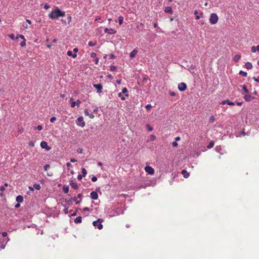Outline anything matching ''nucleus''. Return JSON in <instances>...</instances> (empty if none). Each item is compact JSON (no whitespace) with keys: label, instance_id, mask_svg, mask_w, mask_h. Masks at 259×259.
<instances>
[{"label":"nucleus","instance_id":"58","mask_svg":"<svg viewBox=\"0 0 259 259\" xmlns=\"http://www.w3.org/2000/svg\"><path fill=\"white\" fill-rule=\"evenodd\" d=\"M61 22H62V23H63V24H64V25H66V24L67 23V22L66 21V20H64V19H62L61 20Z\"/></svg>","mask_w":259,"mask_h":259},{"label":"nucleus","instance_id":"64","mask_svg":"<svg viewBox=\"0 0 259 259\" xmlns=\"http://www.w3.org/2000/svg\"><path fill=\"white\" fill-rule=\"evenodd\" d=\"M70 161L72 162H76L77 160L74 159V158H71L70 159Z\"/></svg>","mask_w":259,"mask_h":259},{"label":"nucleus","instance_id":"12","mask_svg":"<svg viewBox=\"0 0 259 259\" xmlns=\"http://www.w3.org/2000/svg\"><path fill=\"white\" fill-rule=\"evenodd\" d=\"M70 185L75 190H76L78 188L77 183L74 182L72 180L70 181Z\"/></svg>","mask_w":259,"mask_h":259},{"label":"nucleus","instance_id":"16","mask_svg":"<svg viewBox=\"0 0 259 259\" xmlns=\"http://www.w3.org/2000/svg\"><path fill=\"white\" fill-rule=\"evenodd\" d=\"M138 53V51L136 50V49H134L133 50L132 52L130 53V58H134L136 55H137Z\"/></svg>","mask_w":259,"mask_h":259},{"label":"nucleus","instance_id":"33","mask_svg":"<svg viewBox=\"0 0 259 259\" xmlns=\"http://www.w3.org/2000/svg\"><path fill=\"white\" fill-rule=\"evenodd\" d=\"M242 90L245 92L246 93H249V90L247 89L245 85H243L242 86Z\"/></svg>","mask_w":259,"mask_h":259},{"label":"nucleus","instance_id":"26","mask_svg":"<svg viewBox=\"0 0 259 259\" xmlns=\"http://www.w3.org/2000/svg\"><path fill=\"white\" fill-rule=\"evenodd\" d=\"M241 56L240 55H236L234 58L233 60L234 62H237L240 59Z\"/></svg>","mask_w":259,"mask_h":259},{"label":"nucleus","instance_id":"46","mask_svg":"<svg viewBox=\"0 0 259 259\" xmlns=\"http://www.w3.org/2000/svg\"><path fill=\"white\" fill-rule=\"evenodd\" d=\"M36 129L38 131H41L42 129V126L40 125L37 126Z\"/></svg>","mask_w":259,"mask_h":259},{"label":"nucleus","instance_id":"22","mask_svg":"<svg viewBox=\"0 0 259 259\" xmlns=\"http://www.w3.org/2000/svg\"><path fill=\"white\" fill-rule=\"evenodd\" d=\"M245 67L247 69H251L252 68V65L250 62H247L245 64Z\"/></svg>","mask_w":259,"mask_h":259},{"label":"nucleus","instance_id":"60","mask_svg":"<svg viewBox=\"0 0 259 259\" xmlns=\"http://www.w3.org/2000/svg\"><path fill=\"white\" fill-rule=\"evenodd\" d=\"M89 116L90 117V118H92V119H93L95 117V116L93 114H90L89 115Z\"/></svg>","mask_w":259,"mask_h":259},{"label":"nucleus","instance_id":"8","mask_svg":"<svg viewBox=\"0 0 259 259\" xmlns=\"http://www.w3.org/2000/svg\"><path fill=\"white\" fill-rule=\"evenodd\" d=\"M93 87H94V88H95V89H97V92L98 93H100L102 92L103 87L101 83L94 84Z\"/></svg>","mask_w":259,"mask_h":259},{"label":"nucleus","instance_id":"36","mask_svg":"<svg viewBox=\"0 0 259 259\" xmlns=\"http://www.w3.org/2000/svg\"><path fill=\"white\" fill-rule=\"evenodd\" d=\"M44 168L45 170H48L50 168V165L49 164H47L44 165Z\"/></svg>","mask_w":259,"mask_h":259},{"label":"nucleus","instance_id":"31","mask_svg":"<svg viewBox=\"0 0 259 259\" xmlns=\"http://www.w3.org/2000/svg\"><path fill=\"white\" fill-rule=\"evenodd\" d=\"M118 23L120 25L122 24L123 23V17L122 16H120L118 18Z\"/></svg>","mask_w":259,"mask_h":259},{"label":"nucleus","instance_id":"13","mask_svg":"<svg viewBox=\"0 0 259 259\" xmlns=\"http://www.w3.org/2000/svg\"><path fill=\"white\" fill-rule=\"evenodd\" d=\"M244 99L246 101L249 102L254 99V97L251 96L249 95H246L244 97Z\"/></svg>","mask_w":259,"mask_h":259},{"label":"nucleus","instance_id":"53","mask_svg":"<svg viewBox=\"0 0 259 259\" xmlns=\"http://www.w3.org/2000/svg\"><path fill=\"white\" fill-rule=\"evenodd\" d=\"M50 7V6L48 4H46L44 6V9H48Z\"/></svg>","mask_w":259,"mask_h":259},{"label":"nucleus","instance_id":"48","mask_svg":"<svg viewBox=\"0 0 259 259\" xmlns=\"http://www.w3.org/2000/svg\"><path fill=\"white\" fill-rule=\"evenodd\" d=\"M155 139H156V137L154 135H151V136H150V140L151 141H153L155 140Z\"/></svg>","mask_w":259,"mask_h":259},{"label":"nucleus","instance_id":"54","mask_svg":"<svg viewBox=\"0 0 259 259\" xmlns=\"http://www.w3.org/2000/svg\"><path fill=\"white\" fill-rule=\"evenodd\" d=\"M83 177H84L82 176L81 175H78L77 176V179L78 180H81Z\"/></svg>","mask_w":259,"mask_h":259},{"label":"nucleus","instance_id":"34","mask_svg":"<svg viewBox=\"0 0 259 259\" xmlns=\"http://www.w3.org/2000/svg\"><path fill=\"white\" fill-rule=\"evenodd\" d=\"M239 74L241 75L242 76H244V77H246L247 76V75L246 72H244L243 71H240L239 72Z\"/></svg>","mask_w":259,"mask_h":259},{"label":"nucleus","instance_id":"42","mask_svg":"<svg viewBox=\"0 0 259 259\" xmlns=\"http://www.w3.org/2000/svg\"><path fill=\"white\" fill-rule=\"evenodd\" d=\"M9 37H10V38H11L13 40L16 39V37H15V35L13 33H12V34H10L9 35Z\"/></svg>","mask_w":259,"mask_h":259},{"label":"nucleus","instance_id":"18","mask_svg":"<svg viewBox=\"0 0 259 259\" xmlns=\"http://www.w3.org/2000/svg\"><path fill=\"white\" fill-rule=\"evenodd\" d=\"M62 190H63V191L67 194L69 192V187L68 185H64L63 186V188H62Z\"/></svg>","mask_w":259,"mask_h":259},{"label":"nucleus","instance_id":"30","mask_svg":"<svg viewBox=\"0 0 259 259\" xmlns=\"http://www.w3.org/2000/svg\"><path fill=\"white\" fill-rule=\"evenodd\" d=\"M214 146V142L213 141H211L209 142V144L207 145V147L208 149H210L213 147Z\"/></svg>","mask_w":259,"mask_h":259},{"label":"nucleus","instance_id":"15","mask_svg":"<svg viewBox=\"0 0 259 259\" xmlns=\"http://www.w3.org/2000/svg\"><path fill=\"white\" fill-rule=\"evenodd\" d=\"M74 222L75 224H79L81 223L82 222V217L81 216H78L76 217L74 220Z\"/></svg>","mask_w":259,"mask_h":259},{"label":"nucleus","instance_id":"59","mask_svg":"<svg viewBox=\"0 0 259 259\" xmlns=\"http://www.w3.org/2000/svg\"><path fill=\"white\" fill-rule=\"evenodd\" d=\"M5 190V186H2L0 187V190H1V191H4Z\"/></svg>","mask_w":259,"mask_h":259},{"label":"nucleus","instance_id":"25","mask_svg":"<svg viewBox=\"0 0 259 259\" xmlns=\"http://www.w3.org/2000/svg\"><path fill=\"white\" fill-rule=\"evenodd\" d=\"M104 31L108 34H113V29L112 28L108 29L107 28H105Z\"/></svg>","mask_w":259,"mask_h":259},{"label":"nucleus","instance_id":"52","mask_svg":"<svg viewBox=\"0 0 259 259\" xmlns=\"http://www.w3.org/2000/svg\"><path fill=\"white\" fill-rule=\"evenodd\" d=\"M172 145L173 147H177L178 146V143L176 141H174L172 143Z\"/></svg>","mask_w":259,"mask_h":259},{"label":"nucleus","instance_id":"45","mask_svg":"<svg viewBox=\"0 0 259 259\" xmlns=\"http://www.w3.org/2000/svg\"><path fill=\"white\" fill-rule=\"evenodd\" d=\"M76 102V105H77L78 107L80 106V104H81V101L79 99L77 100Z\"/></svg>","mask_w":259,"mask_h":259},{"label":"nucleus","instance_id":"19","mask_svg":"<svg viewBox=\"0 0 259 259\" xmlns=\"http://www.w3.org/2000/svg\"><path fill=\"white\" fill-rule=\"evenodd\" d=\"M164 12L166 13L172 14V10L171 7L169 6L166 7L164 9Z\"/></svg>","mask_w":259,"mask_h":259},{"label":"nucleus","instance_id":"40","mask_svg":"<svg viewBox=\"0 0 259 259\" xmlns=\"http://www.w3.org/2000/svg\"><path fill=\"white\" fill-rule=\"evenodd\" d=\"M56 118L55 116H53L50 119V122L52 123L54 122L55 121H56Z\"/></svg>","mask_w":259,"mask_h":259},{"label":"nucleus","instance_id":"28","mask_svg":"<svg viewBox=\"0 0 259 259\" xmlns=\"http://www.w3.org/2000/svg\"><path fill=\"white\" fill-rule=\"evenodd\" d=\"M81 172H82V174H81L82 176H83L84 177L87 174V170L84 168L82 167V168H81Z\"/></svg>","mask_w":259,"mask_h":259},{"label":"nucleus","instance_id":"7","mask_svg":"<svg viewBox=\"0 0 259 259\" xmlns=\"http://www.w3.org/2000/svg\"><path fill=\"white\" fill-rule=\"evenodd\" d=\"M145 170L149 175H153L154 174V169L150 166H146L145 167Z\"/></svg>","mask_w":259,"mask_h":259},{"label":"nucleus","instance_id":"4","mask_svg":"<svg viewBox=\"0 0 259 259\" xmlns=\"http://www.w3.org/2000/svg\"><path fill=\"white\" fill-rule=\"evenodd\" d=\"M219 20L218 16L215 13H212L210 15L209 18V23L211 24H216Z\"/></svg>","mask_w":259,"mask_h":259},{"label":"nucleus","instance_id":"49","mask_svg":"<svg viewBox=\"0 0 259 259\" xmlns=\"http://www.w3.org/2000/svg\"><path fill=\"white\" fill-rule=\"evenodd\" d=\"M68 207H65L64 210H63V211H64V213L65 214H67L68 213Z\"/></svg>","mask_w":259,"mask_h":259},{"label":"nucleus","instance_id":"44","mask_svg":"<svg viewBox=\"0 0 259 259\" xmlns=\"http://www.w3.org/2000/svg\"><path fill=\"white\" fill-rule=\"evenodd\" d=\"M83 151V149H82V148H78V149H77V152L78 153H79V154L82 153Z\"/></svg>","mask_w":259,"mask_h":259},{"label":"nucleus","instance_id":"20","mask_svg":"<svg viewBox=\"0 0 259 259\" xmlns=\"http://www.w3.org/2000/svg\"><path fill=\"white\" fill-rule=\"evenodd\" d=\"M251 51L252 53H255L256 51L259 52V45L257 46H252L251 48Z\"/></svg>","mask_w":259,"mask_h":259},{"label":"nucleus","instance_id":"43","mask_svg":"<svg viewBox=\"0 0 259 259\" xmlns=\"http://www.w3.org/2000/svg\"><path fill=\"white\" fill-rule=\"evenodd\" d=\"M91 180L93 182H96L97 181V178L96 176H93L91 179Z\"/></svg>","mask_w":259,"mask_h":259},{"label":"nucleus","instance_id":"29","mask_svg":"<svg viewBox=\"0 0 259 259\" xmlns=\"http://www.w3.org/2000/svg\"><path fill=\"white\" fill-rule=\"evenodd\" d=\"M19 38H21L23 40L25 39V37L22 34H17L16 37V39H18Z\"/></svg>","mask_w":259,"mask_h":259},{"label":"nucleus","instance_id":"3","mask_svg":"<svg viewBox=\"0 0 259 259\" xmlns=\"http://www.w3.org/2000/svg\"><path fill=\"white\" fill-rule=\"evenodd\" d=\"M103 222V220L102 219L99 218L97 220L93 222V225L95 227H97L99 230H101L103 227L102 225Z\"/></svg>","mask_w":259,"mask_h":259},{"label":"nucleus","instance_id":"61","mask_svg":"<svg viewBox=\"0 0 259 259\" xmlns=\"http://www.w3.org/2000/svg\"><path fill=\"white\" fill-rule=\"evenodd\" d=\"M20 206V203H18L17 204H16L15 206V207L16 208H19Z\"/></svg>","mask_w":259,"mask_h":259},{"label":"nucleus","instance_id":"50","mask_svg":"<svg viewBox=\"0 0 259 259\" xmlns=\"http://www.w3.org/2000/svg\"><path fill=\"white\" fill-rule=\"evenodd\" d=\"M84 112V114L86 116H89V115L90 114L89 111L87 109H85Z\"/></svg>","mask_w":259,"mask_h":259},{"label":"nucleus","instance_id":"63","mask_svg":"<svg viewBox=\"0 0 259 259\" xmlns=\"http://www.w3.org/2000/svg\"><path fill=\"white\" fill-rule=\"evenodd\" d=\"M253 79L254 81L259 82V79L258 78H256L255 77H253Z\"/></svg>","mask_w":259,"mask_h":259},{"label":"nucleus","instance_id":"56","mask_svg":"<svg viewBox=\"0 0 259 259\" xmlns=\"http://www.w3.org/2000/svg\"><path fill=\"white\" fill-rule=\"evenodd\" d=\"M147 126L148 127V131H152L153 130V127H151L149 125L147 124Z\"/></svg>","mask_w":259,"mask_h":259},{"label":"nucleus","instance_id":"35","mask_svg":"<svg viewBox=\"0 0 259 259\" xmlns=\"http://www.w3.org/2000/svg\"><path fill=\"white\" fill-rule=\"evenodd\" d=\"M214 121H215L214 116L213 115L211 116L209 118V122L211 123H213Z\"/></svg>","mask_w":259,"mask_h":259},{"label":"nucleus","instance_id":"51","mask_svg":"<svg viewBox=\"0 0 259 259\" xmlns=\"http://www.w3.org/2000/svg\"><path fill=\"white\" fill-rule=\"evenodd\" d=\"M151 105L150 104H147L146 106V108L147 110H149L151 109Z\"/></svg>","mask_w":259,"mask_h":259},{"label":"nucleus","instance_id":"39","mask_svg":"<svg viewBox=\"0 0 259 259\" xmlns=\"http://www.w3.org/2000/svg\"><path fill=\"white\" fill-rule=\"evenodd\" d=\"M72 20V17L70 15H68L67 17V23L69 24Z\"/></svg>","mask_w":259,"mask_h":259},{"label":"nucleus","instance_id":"1","mask_svg":"<svg viewBox=\"0 0 259 259\" xmlns=\"http://www.w3.org/2000/svg\"><path fill=\"white\" fill-rule=\"evenodd\" d=\"M65 15V12L61 11L59 8L57 7L54 10H53L51 13L49 15V17L50 19L54 20L59 17H63Z\"/></svg>","mask_w":259,"mask_h":259},{"label":"nucleus","instance_id":"37","mask_svg":"<svg viewBox=\"0 0 259 259\" xmlns=\"http://www.w3.org/2000/svg\"><path fill=\"white\" fill-rule=\"evenodd\" d=\"M28 145L30 147H34V142H33V141H30L28 143Z\"/></svg>","mask_w":259,"mask_h":259},{"label":"nucleus","instance_id":"17","mask_svg":"<svg viewBox=\"0 0 259 259\" xmlns=\"http://www.w3.org/2000/svg\"><path fill=\"white\" fill-rule=\"evenodd\" d=\"M16 200L18 203H22L23 201V197L21 195H18L16 197Z\"/></svg>","mask_w":259,"mask_h":259},{"label":"nucleus","instance_id":"55","mask_svg":"<svg viewBox=\"0 0 259 259\" xmlns=\"http://www.w3.org/2000/svg\"><path fill=\"white\" fill-rule=\"evenodd\" d=\"M2 234V236L4 237H6L8 235V234L6 232H3Z\"/></svg>","mask_w":259,"mask_h":259},{"label":"nucleus","instance_id":"27","mask_svg":"<svg viewBox=\"0 0 259 259\" xmlns=\"http://www.w3.org/2000/svg\"><path fill=\"white\" fill-rule=\"evenodd\" d=\"M33 186L34 189L38 190H40L41 188L40 185L39 184H34Z\"/></svg>","mask_w":259,"mask_h":259},{"label":"nucleus","instance_id":"2","mask_svg":"<svg viewBox=\"0 0 259 259\" xmlns=\"http://www.w3.org/2000/svg\"><path fill=\"white\" fill-rule=\"evenodd\" d=\"M128 91L126 88H124L122 90V92L118 94V96L122 100H124L125 97H128Z\"/></svg>","mask_w":259,"mask_h":259},{"label":"nucleus","instance_id":"62","mask_svg":"<svg viewBox=\"0 0 259 259\" xmlns=\"http://www.w3.org/2000/svg\"><path fill=\"white\" fill-rule=\"evenodd\" d=\"M82 210L83 211H89L90 208L89 207H84Z\"/></svg>","mask_w":259,"mask_h":259},{"label":"nucleus","instance_id":"41","mask_svg":"<svg viewBox=\"0 0 259 259\" xmlns=\"http://www.w3.org/2000/svg\"><path fill=\"white\" fill-rule=\"evenodd\" d=\"M169 94L171 97H175L176 95V93L174 92H173V91H169Z\"/></svg>","mask_w":259,"mask_h":259},{"label":"nucleus","instance_id":"23","mask_svg":"<svg viewBox=\"0 0 259 259\" xmlns=\"http://www.w3.org/2000/svg\"><path fill=\"white\" fill-rule=\"evenodd\" d=\"M227 103V104L229 105H234V103L233 102H230L229 100H225V101H223L222 102V104L223 105Z\"/></svg>","mask_w":259,"mask_h":259},{"label":"nucleus","instance_id":"11","mask_svg":"<svg viewBox=\"0 0 259 259\" xmlns=\"http://www.w3.org/2000/svg\"><path fill=\"white\" fill-rule=\"evenodd\" d=\"M90 197L93 200H97L98 198V194L96 191H93L90 194Z\"/></svg>","mask_w":259,"mask_h":259},{"label":"nucleus","instance_id":"21","mask_svg":"<svg viewBox=\"0 0 259 259\" xmlns=\"http://www.w3.org/2000/svg\"><path fill=\"white\" fill-rule=\"evenodd\" d=\"M67 55L69 57H72L73 58H75L76 57L77 55L75 53H73L71 51H68L67 53Z\"/></svg>","mask_w":259,"mask_h":259},{"label":"nucleus","instance_id":"32","mask_svg":"<svg viewBox=\"0 0 259 259\" xmlns=\"http://www.w3.org/2000/svg\"><path fill=\"white\" fill-rule=\"evenodd\" d=\"M96 45V42H94L92 41H90L88 43V45L90 47L95 46Z\"/></svg>","mask_w":259,"mask_h":259},{"label":"nucleus","instance_id":"5","mask_svg":"<svg viewBox=\"0 0 259 259\" xmlns=\"http://www.w3.org/2000/svg\"><path fill=\"white\" fill-rule=\"evenodd\" d=\"M76 124L80 126L81 127H83L85 126V122L83 121V118L82 116H79L78 117L77 119L76 120Z\"/></svg>","mask_w":259,"mask_h":259},{"label":"nucleus","instance_id":"10","mask_svg":"<svg viewBox=\"0 0 259 259\" xmlns=\"http://www.w3.org/2000/svg\"><path fill=\"white\" fill-rule=\"evenodd\" d=\"M76 201V197H71V198H70L69 199H65V202L68 204L69 205H71L72 204V203L73 201Z\"/></svg>","mask_w":259,"mask_h":259},{"label":"nucleus","instance_id":"24","mask_svg":"<svg viewBox=\"0 0 259 259\" xmlns=\"http://www.w3.org/2000/svg\"><path fill=\"white\" fill-rule=\"evenodd\" d=\"M69 102H70V103L71 104V107L72 108L75 107V106H76V102L74 101L73 98H71L70 99Z\"/></svg>","mask_w":259,"mask_h":259},{"label":"nucleus","instance_id":"47","mask_svg":"<svg viewBox=\"0 0 259 259\" xmlns=\"http://www.w3.org/2000/svg\"><path fill=\"white\" fill-rule=\"evenodd\" d=\"M96 53H94V52H92L91 54V57L92 58H96Z\"/></svg>","mask_w":259,"mask_h":259},{"label":"nucleus","instance_id":"6","mask_svg":"<svg viewBox=\"0 0 259 259\" xmlns=\"http://www.w3.org/2000/svg\"><path fill=\"white\" fill-rule=\"evenodd\" d=\"M40 146L41 148L45 149L47 151H49L51 149V147L48 145V143L44 141L41 142Z\"/></svg>","mask_w":259,"mask_h":259},{"label":"nucleus","instance_id":"57","mask_svg":"<svg viewBox=\"0 0 259 259\" xmlns=\"http://www.w3.org/2000/svg\"><path fill=\"white\" fill-rule=\"evenodd\" d=\"M94 62L96 64H97L99 62V59L98 58H95V59H94Z\"/></svg>","mask_w":259,"mask_h":259},{"label":"nucleus","instance_id":"9","mask_svg":"<svg viewBox=\"0 0 259 259\" xmlns=\"http://www.w3.org/2000/svg\"><path fill=\"white\" fill-rule=\"evenodd\" d=\"M186 88L187 85L184 82H181L178 85V89L181 92L184 91Z\"/></svg>","mask_w":259,"mask_h":259},{"label":"nucleus","instance_id":"14","mask_svg":"<svg viewBox=\"0 0 259 259\" xmlns=\"http://www.w3.org/2000/svg\"><path fill=\"white\" fill-rule=\"evenodd\" d=\"M182 174L185 178H187L189 176V173L185 169H183L181 171Z\"/></svg>","mask_w":259,"mask_h":259},{"label":"nucleus","instance_id":"38","mask_svg":"<svg viewBox=\"0 0 259 259\" xmlns=\"http://www.w3.org/2000/svg\"><path fill=\"white\" fill-rule=\"evenodd\" d=\"M21 47H24L26 46V39L23 40V41L20 44Z\"/></svg>","mask_w":259,"mask_h":259}]
</instances>
